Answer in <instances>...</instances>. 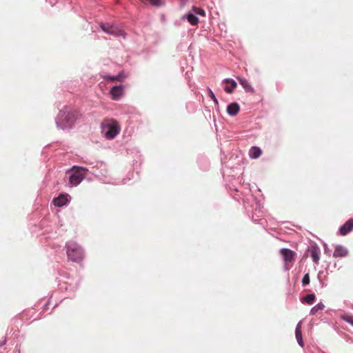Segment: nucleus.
I'll use <instances>...</instances> for the list:
<instances>
[{
	"label": "nucleus",
	"instance_id": "423d86ee",
	"mask_svg": "<svg viewBox=\"0 0 353 353\" xmlns=\"http://www.w3.org/2000/svg\"><path fill=\"white\" fill-rule=\"evenodd\" d=\"M101 28L105 32L114 36L118 37L124 35L123 31L121 29L109 23H101Z\"/></svg>",
	"mask_w": 353,
	"mask_h": 353
},
{
	"label": "nucleus",
	"instance_id": "7ed1b4c3",
	"mask_svg": "<svg viewBox=\"0 0 353 353\" xmlns=\"http://www.w3.org/2000/svg\"><path fill=\"white\" fill-rule=\"evenodd\" d=\"M67 254L68 258L74 262H79L83 258L82 248L76 243H70L68 246Z\"/></svg>",
	"mask_w": 353,
	"mask_h": 353
},
{
	"label": "nucleus",
	"instance_id": "0eeeda50",
	"mask_svg": "<svg viewBox=\"0 0 353 353\" xmlns=\"http://www.w3.org/2000/svg\"><path fill=\"white\" fill-rule=\"evenodd\" d=\"M353 229V219H348L341 228L339 232L341 235L345 236Z\"/></svg>",
	"mask_w": 353,
	"mask_h": 353
},
{
	"label": "nucleus",
	"instance_id": "20e7f679",
	"mask_svg": "<svg viewBox=\"0 0 353 353\" xmlns=\"http://www.w3.org/2000/svg\"><path fill=\"white\" fill-rule=\"evenodd\" d=\"M72 170L73 172L70 176L69 181L72 185L76 186L85 178L87 170L83 168H77L74 166Z\"/></svg>",
	"mask_w": 353,
	"mask_h": 353
},
{
	"label": "nucleus",
	"instance_id": "4468645a",
	"mask_svg": "<svg viewBox=\"0 0 353 353\" xmlns=\"http://www.w3.org/2000/svg\"><path fill=\"white\" fill-rule=\"evenodd\" d=\"M295 335L296 340L299 343V344L303 347V338H302V331H301V322H299L295 330Z\"/></svg>",
	"mask_w": 353,
	"mask_h": 353
},
{
	"label": "nucleus",
	"instance_id": "f8f14e48",
	"mask_svg": "<svg viewBox=\"0 0 353 353\" xmlns=\"http://www.w3.org/2000/svg\"><path fill=\"white\" fill-rule=\"evenodd\" d=\"M240 84L243 86L245 90L248 92L254 93V90L250 84V83L244 78L238 77Z\"/></svg>",
	"mask_w": 353,
	"mask_h": 353
},
{
	"label": "nucleus",
	"instance_id": "ddd939ff",
	"mask_svg": "<svg viewBox=\"0 0 353 353\" xmlns=\"http://www.w3.org/2000/svg\"><path fill=\"white\" fill-rule=\"evenodd\" d=\"M68 200L66 195H60L59 196L54 199L53 203L54 205L61 207L68 203Z\"/></svg>",
	"mask_w": 353,
	"mask_h": 353
},
{
	"label": "nucleus",
	"instance_id": "9b49d317",
	"mask_svg": "<svg viewBox=\"0 0 353 353\" xmlns=\"http://www.w3.org/2000/svg\"><path fill=\"white\" fill-rule=\"evenodd\" d=\"M240 110V107L237 103H232L227 107V112L231 116L236 115Z\"/></svg>",
	"mask_w": 353,
	"mask_h": 353
},
{
	"label": "nucleus",
	"instance_id": "6e6552de",
	"mask_svg": "<svg viewBox=\"0 0 353 353\" xmlns=\"http://www.w3.org/2000/svg\"><path fill=\"white\" fill-rule=\"evenodd\" d=\"M110 94L113 100H118L123 94V88L122 85L114 86L111 90Z\"/></svg>",
	"mask_w": 353,
	"mask_h": 353
},
{
	"label": "nucleus",
	"instance_id": "dca6fc26",
	"mask_svg": "<svg viewBox=\"0 0 353 353\" xmlns=\"http://www.w3.org/2000/svg\"><path fill=\"white\" fill-rule=\"evenodd\" d=\"M261 150L256 146L252 147L249 151V155L252 159H257L261 155Z\"/></svg>",
	"mask_w": 353,
	"mask_h": 353
},
{
	"label": "nucleus",
	"instance_id": "4be33fe9",
	"mask_svg": "<svg viewBox=\"0 0 353 353\" xmlns=\"http://www.w3.org/2000/svg\"><path fill=\"white\" fill-rule=\"evenodd\" d=\"M309 283H310V274H309V273H306L302 279V284H303V285H307Z\"/></svg>",
	"mask_w": 353,
	"mask_h": 353
},
{
	"label": "nucleus",
	"instance_id": "f257e3e1",
	"mask_svg": "<svg viewBox=\"0 0 353 353\" xmlns=\"http://www.w3.org/2000/svg\"><path fill=\"white\" fill-rule=\"evenodd\" d=\"M79 116V114L77 110L65 108L59 112L57 125L63 130L70 128L73 126Z\"/></svg>",
	"mask_w": 353,
	"mask_h": 353
},
{
	"label": "nucleus",
	"instance_id": "1a4fd4ad",
	"mask_svg": "<svg viewBox=\"0 0 353 353\" xmlns=\"http://www.w3.org/2000/svg\"><path fill=\"white\" fill-rule=\"evenodd\" d=\"M347 254H348L347 250L345 247L338 245L335 247V249H334V251L333 253V256L334 258L345 257Z\"/></svg>",
	"mask_w": 353,
	"mask_h": 353
},
{
	"label": "nucleus",
	"instance_id": "b1692460",
	"mask_svg": "<svg viewBox=\"0 0 353 353\" xmlns=\"http://www.w3.org/2000/svg\"><path fill=\"white\" fill-rule=\"evenodd\" d=\"M208 92H209V97L216 103H218V101L216 99V98L215 97V95L214 94V93L212 92V91L209 89L208 90Z\"/></svg>",
	"mask_w": 353,
	"mask_h": 353
},
{
	"label": "nucleus",
	"instance_id": "6ab92c4d",
	"mask_svg": "<svg viewBox=\"0 0 353 353\" xmlns=\"http://www.w3.org/2000/svg\"><path fill=\"white\" fill-rule=\"evenodd\" d=\"M316 296L314 294H307L303 299L307 304L312 305L314 302Z\"/></svg>",
	"mask_w": 353,
	"mask_h": 353
},
{
	"label": "nucleus",
	"instance_id": "9d476101",
	"mask_svg": "<svg viewBox=\"0 0 353 353\" xmlns=\"http://www.w3.org/2000/svg\"><path fill=\"white\" fill-rule=\"evenodd\" d=\"M310 255L312 259V261L316 264L319 263V259H320V254L321 251L320 249L318 247H312L310 250Z\"/></svg>",
	"mask_w": 353,
	"mask_h": 353
},
{
	"label": "nucleus",
	"instance_id": "5701e85b",
	"mask_svg": "<svg viewBox=\"0 0 353 353\" xmlns=\"http://www.w3.org/2000/svg\"><path fill=\"white\" fill-rule=\"evenodd\" d=\"M108 79H110L112 81H119L121 79V76L120 75H117V76H108Z\"/></svg>",
	"mask_w": 353,
	"mask_h": 353
},
{
	"label": "nucleus",
	"instance_id": "f3484780",
	"mask_svg": "<svg viewBox=\"0 0 353 353\" xmlns=\"http://www.w3.org/2000/svg\"><path fill=\"white\" fill-rule=\"evenodd\" d=\"M183 18H186L188 21L192 26H196L199 23L198 17L192 13H188L187 15L183 17Z\"/></svg>",
	"mask_w": 353,
	"mask_h": 353
},
{
	"label": "nucleus",
	"instance_id": "aec40b11",
	"mask_svg": "<svg viewBox=\"0 0 353 353\" xmlns=\"http://www.w3.org/2000/svg\"><path fill=\"white\" fill-rule=\"evenodd\" d=\"M192 11L194 12V14H199L203 17L205 16V10L201 8L193 6Z\"/></svg>",
	"mask_w": 353,
	"mask_h": 353
},
{
	"label": "nucleus",
	"instance_id": "412c9836",
	"mask_svg": "<svg viewBox=\"0 0 353 353\" xmlns=\"http://www.w3.org/2000/svg\"><path fill=\"white\" fill-rule=\"evenodd\" d=\"M341 319L353 325V316L349 314H345L341 316Z\"/></svg>",
	"mask_w": 353,
	"mask_h": 353
},
{
	"label": "nucleus",
	"instance_id": "a211bd4d",
	"mask_svg": "<svg viewBox=\"0 0 353 353\" xmlns=\"http://www.w3.org/2000/svg\"><path fill=\"white\" fill-rule=\"evenodd\" d=\"M324 307L325 305L322 303H319L311 309L310 314L314 315L319 310H323Z\"/></svg>",
	"mask_w": 353,
	"mask_h": 353
},
{
	"label": "nucleus",
	"instance_id": "f03ea898",
	"mask_svg": "<svg viewBox=\"0 0 353 353\" xmlns=\"http://www.w3.org/2000/svg\"><path fill=\"white\" fill-rule=\"evenodd\" d=\"M103 129L105 130V137L108 139H114L120 131L118 122L114 119H106L103 123Z\"/></svg>",
	"mask_w": 353,
	"mask_h": 353
},
{
	"label": "nucleus",
	"instance_id": "39448f33",
	"mask_svg": "<svg viewBox=\"0 0 353 353\" xmlns=\"http://www.w3.org/2000/svg\"><path fill=\"white\" fill-rule=\"evenodd\" d=\"M280 253L283 256L285 262V270H290L292 267V264L294 261L296 253L294 251L287 248H282L280 250Z\"/></svg>",
	"mask_w": 353,
	"mask_h": 353
},
{
	"label": "nucleus",
	"instance_id": "2eb2a0df",
	"mask_svg": "<svg viewBox=\"0 0 353 353\" xmlns=\"http://www.w3.org/2000/svg\"><path fill=\"white\" fill-rule=\"evenodd\" d=\"M226 83L230 84V85H227L225 87L224 90L228 93H232L234 89L236 87L237 84L234 80L230 79H226L224 81Z\"/></svg>",
	"mask_w": 353,
	"mask_h": 353
}]
</instances>
